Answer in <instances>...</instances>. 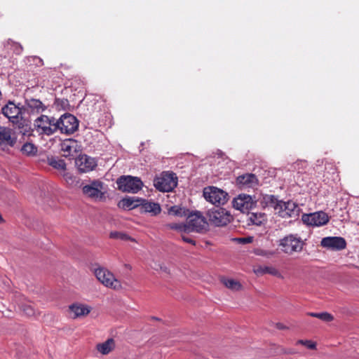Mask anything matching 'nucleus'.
I'll use <instances>...</instances> for the list:
<instances>
[{
    "label": "nucleus",
    "instance_id": "f257e3e1",
    "mask_svg": "<svg viewBox=\"0 0 359 359\" xmlns=\"http://www.w3.org/2000/svg\"><path fill=\"white\" fill-rule=\"evenodd\" d=\"M304 245L302 239L297 234H289L278 241L280 250L287 255L300 252Z\"/></svg>",
    "mask_w": 359,
    "mask_h": 359
},
{
    "label": "nucleus",
    "instance_id": "f03ea898",
    "mask_svg": "<svg viewBox=\"0 0 359 359\" xmlns=\"http://www.w3.org/2000/svg\"><path fill=\"white\" fill-rule=\"evenodd\" d=\"M154 185L160 191L169 192L177 186V177L172 171L163 172L160 177L154 179Z\"/></svg>",
    "mask_w": 359,
    "mask_h": 359
},
{
    "label": "nucleus",
    "instance_id": "7ed1b4c3",
    "mask_svg": "<svg viewBox=\"0 0 359 359\" xmlns=\"http://www.w3.org/2000/svg\"><path fill=\"white\" fill-rule=\"evenodd\" d=\"M118 190L123 192L136 194L142 189L143 182L137 177L123 175L116 180Z\"/></svg>",
    "mask_w": 359,
    "mask_h": 359
},
{
    "label": "nucleus",
    "instance_id": "20e7f679",
    "mask_svg": "<svg viewBox=\"0 0 359 359\" xmlns=\"http://www.w3.org/2000/svg\"><path fill=\"white\" fill-rule=\"evenodd\" d=\"M210 222L215 226H224L231 222L232 216L230 212L219 206L210 209L207 212Z\"/></svg>",
    "mask_w": 359,
    "mask_h": 359
},
{
    "label": "nucleus",
    "instance_id": "39448f33",
    "mask_svg": "<svg viewBox=\"0 0 359 359\" xmlns=\"http://www.w3.org/2000/svg\"><path fill=\"white\" fill-rule=\"evenodd\" d=\"M203 195L207 201L215 205L216 207L224 205L229 200L226 191L213 186L204 188Z\"/></svg>",
    "mask_w": 359,
    "mask_h": 359
},
{
    "label": "nucleus",
    "instance_id": "423d86ee",
    "mask_svg": "<svg viewBox=\"0 0 359 359\" xmlns=\"http://www.w3.org/2000/svg\"><path fill=\"white\" fill-rule=\"evenodd\" d=\"M233 207L243 213L249 214V212L256 208L257 200L255 196L246 194H240L232 201Z\"/></svg>",
    "mask_w": 359,
    "mask_h": 359
},
{
    "label": "nucleus",
    "instance_id": "0eeeda50",
    "mask_svg": "<svg viewBox=\"0 0 359 359\" xmlns=\"http://www.w3.org/2000/svg\"><path fill=\"white\" fill-rule=\"evenodd\" d=\"M187 224V231L202 233L208 229V224L200 211L189 213Z\"/></svg>",
    "mask_w": 359,
    "mask_h": 359
},
{
    "label": "nucleus",
    "instance_id": "6e6552de",
    "mask_svg": "<svg viewBox=\"0 0 359 359\" xmlns=\"http://www.w3.org/2000/svg\"><path fill=\"white\" fill-rule=\"evenodd\" d=\"M95 275L97 280L106 287L115 290L121 287L120 281L116 279L114 274L105 268L95 269Z\"/></svg>",
    "mask_w": 359,
    "mask_h": 359
},
{
    "label": "nucleus",
    "instance_id": "1a4fd4ad",
    "mask_svg": "<svg viewBox=\"0 0 359 359\" xmlns=\"http://www.w3.org/2000/svg\"><path fill=\"white\" fill-rule=\"evenodd\" d=\"M60 131L62 134L72 135L78 130L79 121L69 113H65L60 117Z\"/></svg>",
    "mask_w": 359,
    "mask_h": 359
},
{
    "label": "nucleus",
    "instance_id": "9d476101",
    "mask_svg": "<svg viewBox=\"0 0 359 359\" xmlns=\"http://www.w3.org/2000/svg\"><path fill=\"white\" fill-rule=\"evenodd\" d=\"M1 113L11 123L17 122L18 118L25 114V109L20 103L15 104L14 101L9 100L1 108Z\"/></svg>",
    "mask_w": 359,
    "mask_h": 359
},
{
    "label": "nucleus",
    "instance_id": "9b49d317",
    "mask_svg": "<svg viewBox=\"0 0 359 359\" xmlns=\"http://www.w3.org/2000/svg\"><path fill=\"white\" fill-rule=\"evenodd\" d=\"M302 220L304 224L312 226H321L329 222L327 214L323 211H318L309 214H303Z\"/></svg>",
    "mask_w": 359,
    "mask_h": 359
},
{
    "label": "nucleus",
    "instance_id": "f8f14e48",
    "mask_svg": "<svg viewBox=\"0 0 359 359\" xmlns=\"http://www.w3.org/2000/svg\"><path fill=\"white\" fill-rule=\"evenodd\" d=\"M320 245L329 250L340 251L346 248V241L341 236H327L321 240Z\"/></svg>",
    "mask_w": 359,
    "mask_h": 359
},
{
    "label": "nucleus",
    "instance_id": "ddd939ff",
    "mask_svg": "<svg viewBox=\"0 0 359 359\" xmlns=\"http://www.w3.org/2000/svg\"><path fill=\"white\" fill-rule=\"evenodd\" d=\"M75 164L80 172H88L97 166V161L87 154H80L75 159Z\"/></svg>",
    "mask_w": 359,
    "mask_h": 359
},
{
    "label": "nucleus",
    "instance_id": "4468645a",
    "mask_svg": "<svg viewBox=\"0 0 359 359\" xmlns=\"http://www.w3.org/2000/svg\"><path fill=\"white\" fill-rule=\"evenodd\" d=\"M25 112L30 114H39L46 110L47 107L39 100L33 97H27L23 105Z\"/></svg>",
    "mask_w": 359,
    "mask_h": 359
},
{
    "label": "nucleus",
    "instance_id": "2eb2a0df",
    "mask_svg": "<svg viewBox=\"0 0 359 359\" xmlns=\"http://www.w3.org/2000/svg\"><path fill=\"white\" fill-rule=\"evenodd\" d=\"M60 149L65 157H74L78 152L81 151V146L77 140L69 138L65 140L60 144Z\"/></svg>",
    "mask_w": 359,
    "mask_h": 359
},
{
    "label": "nucleus",
    "instance_id": "dca6fc26",
    "mask_svg": "<svg viewBox=\"0 0 359 359\" xmlns=\"http://www.w3.org/2000/svg\"><path fill=\"white\" fill-rule=\"evenodd\" d=\"M277 210L282 217H293L299 215V208L297 204L292 201L286 202L281 201Z\"/></svg>",
    "mask_w": 359,
    "mask_h": 359
},
{
    "label": "nucleus",
    "instance_id": "f3484780",
    "mask_svg": "<svg viewBox=\"0 0 359 359\" xmlns=\"http://www.w3.org/2000/svg\"><path fill=\"white\" fill-rule=\"evenodd\" d=\"M49 123V116L46 115H41L39 117L34 120V130L39 133L40 135L50 136L53 135V130L48 126Z\"/></svg>",
    "mask_w": 359,
    "mask_h": 359
},
{
    "label": "nucleus",
    "instance_id": "a211bd4d",
    "mask_svg": "<svg viewBox=\"0 0 359 359\" xmlns=\"http://www.w3.org/2000/svg\"><path fill=\"white\" fill-rule=\"evenodd\" d=\"M102 184V182L94 180L83 187V193L90 198L101 200L104 197V193L100 190Z\"/></svg>",
    "mask_w": 359,
    "mask_h": 359
},
{
    "label": "nucleus",
    "instance_id": "6ab92c4d",
    "mask_svg": "<svg viewBox=\"0 0 359 359\" xmlns=\"http://www.w3.org/2000/svg\"><path fill=\"white\" fill-rule=\"evenodd\" d=\"M236 184L241 189L253 188L258 185L257 177L252 173H245L236 177Z\"/></svg>",
    "mask_w": 359,
    "mask_h": 359
},
{
    "label": "nucleus",
    "instance_id": "aec40b11",
    "mask_svg": "<svg viewBox=\"0 0 359 359\" xmlns=\"http://www.w3.org/2000/svg\"><path fill=\"white\" fill-rule=\"evenodd\" d=\"M12 123L23 136L30 137L33 135L34 129L32 128L31 121L25 118L23 115L18 118L17 122H12Z\"/></svg>",
    "mask_w": 359,
    "mask_h": 359
},
{
    "label": "nucleus",
    "instance_id": "412c9836",
    "mask_svg": "<svg viewBox=\"0 0 359 359\" xmlns=\"http://www.w3.org/2000/svg\"><path fill=\"white\" fill-rule=\"evenodd\" d=\"M16 142V137L12 136V130L9 128L0 126V147H13Z\"/></svg>",
    "mask_w": 359,
    "mask_h": 359
},
{
    "label": "nucleus",
    "instance_id": "4be33fe9",
    "mask_svg": "<svg viewBox=\"0 0 359 359\" xmlns=\"http://www.w3.org/2000/svg\"><path fill=\"white\" fill-rule=\"evenodd\" d=\"M142 201L139 207L141 213H149L151 216H156L160 214L161 208L158 203L148 201L142 198Z\"/></svg>",
    "mask_w": 359,
    "mask_h": 359
},
{
    "label": "nucleus",
    "instance_id": "5701e85b",
    "mask_svg": "<svg viewBox=\"0 0 359 359\" xmlns=\"http://www.w3.org/2000/svg\"><path fill=\"white\" fill-rule=\"evenodd\" d=\"M142 198L137 196H126L123 198L118 203V206L124 210H133L139 208Z\"/></svg>",
    "mask_w": 359,
    "mask_h": 359
},
{
    "label": "nucleus",
    "instance_id": "b1692460",
    "mask_svg": "<svg viewBox=\"0 0 359 359\" xmlns=\"http://www.w3.org/2000/svg\"><path fill=\"white\" fill-rule=\"evenodd\" d=\"M69 309L70 312L74 314V318L88 315L90 311V307L79 304H73L70 305L69 306Z\"/></svg>",
    "mask_w": 359,
    "mask_h": 359
},
{
    "label": "nucleus",
    "instance_id": "393cba45",
    "mask_svg": "<svg viewBox=\"0 0 359 359\" xmlns=\"http://www.w3.org/2000/svg\"><path fill=\"white\" fill-rule=\"evenodd\" d=\"M248 215V224L256 226H261L266 221V215L263 212H250Z\"/></svg>",
    "mask_w": 359,
    "mask_h": 359
},
{
    "label": "nucleus",
    "instance_id": "a878e982",
    "mask_svg": "<svg viewBox=\"0 0 359 359\" xmlns=\"http://www.w3.org/2000/svg\"><path fill=\"white\" fill-rule=\"evenodd\" d=\"M280 201L281 200H278L274 195L265 194L262 197V204L264 207L271 206L275 210H277L280 205Z\"/></svg>",
    "mask_w": 359,
    "mask_h": 359
},
{
    "label": "nucleus",
    "instance_id": "bb28decb",
    "mask_svg": "<svg viewBox=\"0 0 359 359\" xmlns=\"http://www.w3.org/2000/svg\"><path fill=\"white\" fill-rule=\"evenodd\" d=\"M4 48L13 52L15 55H20L22 53V46L16 41H13L11 39H8L4 42Z\"/></svg>",
    "mask_w": 359,
    "mask_h": 359
},
{
    "label": "nucleus",
    "instance_id": "cd10ccee",
    "mask_svg": "<svg viewBox=\"0 0 359 359\" xmlns=\"http://www.w3.org/2000/svg\"><path fill=\"white\" fill-rule=\"evenodd\" d=\"M114 339L111 338L108 339L104 343L98 344L97 345V351L103 355L108 354L109 352L111 351V350L114 348Z\"/></svg>",
    "mask_w": 359,
    "mask_h": 359
},
{
    "label": "nucleus",
    "instance_id": "c85d7f7f",
    "mask_svg": "<svg viewBox=\"0 0 359 359\" xmlns=\"http://www.w3.org/2000/svg\"><path fill=\"white\" fill-rule=\"evenodd\" d=\"M48 163L49 165L53 167L57 170H66V163L62 158H58L54 156H51L50 158H48Z\"/></svg>",
    "mask_w": 359,
    "mask_h": 359
},
{
    "label": "nucleus",
    "instance_id": "c756f323",
    "mask_svg": "<svg viewBox=\"0 0 359 359\" xmlns=\"http://www.w3.org/2000/svg\"><path fill=\"white\" fill-rule=\"evenodd\" d=\"M37 147L35 146L34 144L32 143V142H26L25 143L21 149H20V151L26 155V156H34L37 153Z\"/></svg>",
    "mask_w": 359,
    "mask_h": 359
},
{
    "label": "nucleus",
    "instance_id": "7c9ffc66",
    "mask_svg": "<svg viewBox=\"0 0 359 359\" xmlns=\"http://www.w3.org/2000/svg\"><path fill=\"white\" fill-rule=\"evenodd\" d=\"M168 213L178 217H187L189 213V210L178 205H173L169 208Z\"/></svg>",
    "mask_w": 359,
    "mask_h": 359
},
{
    "label": "nucleus",
    "instance_id": "2f4dec72",
    "mask_svg": "<svg viewBox=\"0 0 359 359\" xmlns=\"http://www.w3.org/2000/svg\"><path fill=\"white\" fill-rule=\"evenodd\" d=\"M54 105L57 110H68L70 107L69 102L66 98L56 97L54 101Z\"/></svg>",
    "mask_w": 359,
    "mask_h": 359
},
{
    "label": "nucleus",
    "instance_id": "473e14b6",
    "mask_svg": "<svg viewBox=\"0 0 359 359\" xmlns=\"http://www.w3.org/2000/svg\"><path fill=\"white\" fill-rule=\"evenodd\" d=\"M223 284L229 289L232 290H240L242 287L241 284L233 279L225 278L222 280Z\"/></svg>",
    "mask_w": 359,
    "mask_h": 359
},
{
    "label": "nucleus",
    "instance_id": "72a5a7b5",
    "mask_svg": "<svg viewBox=\"0 0 359 359\" xmlns=\"http://www.w3.org/2000/svg\"><path fill=\"white\" fill-rule=\"evenodd\" d=\"M309 315L312 317L318 318L325 322H330L333 320V316L327 312L309 313Z\"/></svg>",
    "mask_w": 359,
    "mask_h": 359
},
{
    "label": "nucleus",
    "instance_id": "f704fd0d",
    "mask_svg": "<svg viewBox=\"0 0 359 359\" xmlns=\"http://www.w3.org/2000/svg\"><path fill=\"white\" fill-rule=\"evenodd\" d=\"M166 226L170 229L177 230L181 232H188L187 224L184 223H170L166 224Z\"/></svg>",
    "mask_w": 359,
    "mask_h": 359
},
{
    "label": "nucleus",
    "instance_id": "c9c22d12",
    "mask_svg": "<svg viewBox=\"0 0 359 359\" xmlns=\"http://www.w3.org/2000/svg\"><path fill=\"white\" fill-rule=\"evenodd\" d=\"M49 123L50 124H48V126H49L53 130V134H54L57 130H60V118L56 119L53 116H49Z\"/></svg>",
    "mask_w": 359,
    "mask_h": 359
},
{
    "label": "nucleus",
    "instance_id": "e433bc0d",
    "mask_svg": "<svg viewBox=\"0 0 359 359\" xmlns=\"http://www.w3.org/2000/svg\"><path fill=\"white\" fill-rule=\"evenodd\" d=\"M21 308L23 313L27 316H33L35 315V310L31 305L23 304Z\"/></svg>",
    "mask_w": 359,
    "mask_h": 359
},
{
    "label": "nucleus",
    "instance_id": "4c0bfd02",
    "mask_svg": "<svg viewBox=\"0 0 359 359\" xmlns=\"http://www.w3.org/2000/svg\"><path fill=\"white\" fill-rule=\"evenodd\" d=\"M111 238H120L121 240H125L127 237V235L118 231H111L109 234Z\"/></svg>",
    "mask_w": 359,
    "mask_h": 359
},
{
    "label": "nucleus",
    "instance_id": "58836bf2",
    "mask_svg": "<svg viewBox=\"0 0 359 359\" xmlns=\"http://www.w3.org/2000/svg\"><path fill=\"white\" fill-rule=\"evenodd\" d=\"M298 343L306 346L309 349H315L316 346V344L311 340H299Z\"/></svg>",
    "mask_w": 359,
    "mask_h": 359
},
{
    "label": "nucleus",
    "instance_id": "ea45409f",
    "mask_svg": "<svg viewBox=\"0 0 359 359\" xmlns=\"http://www.w3.org/2000/svg\"><path fill=\"white\" fill-rule=\"evenodd\" d=\"M235 240L240 244H247L252 243L253 241V238L251 236H248L235 238Z\"/></svg>",
    "mask_w": 359,
    "mask_h": 359
},
{
    "label": "nucleus",
    "instance_id": "a19ab883",
    "mask_svg": "<svg viewBox=\"0 0 359 359\" xmlns=\"http://www.w3.org/2000/svg\"><path fill=\"white\" fill-rule=\"evenodd\" d=\"M263 273H269L270 274L275 275L277 273V270L273 267L265 266L262 269Z\"/></svg>",
    "mask_w": 359,
    "mask_h": 359
},
{
    "label": "nucleus",
    "instance_id": "79ce46f5",
    "mask_svg": "<svg viewBox=\"0 0 359 359\" xmlns=\"http://www.w3.org/2000/svg\"><path fill=\"white\" fill-rule=\"evenodd\" d=\"M182 239L185 243H190V244H191L193 245H196V241L194 240H193L192 238H189V237H187L186 236H182Z\"/></svg>",
    "mask_w": 359,
    "mask_h": 359
},
{
    "label": "nucleus",
    "instance_id": "37998d69",
    "mask_svg": "<svg viewBox=\"0 0 359 359\" xmlns=\"http://www.w3.org/2000/svg\"><path fill=\"white\" fill-rule=\"evenodd\" d=\"M64 177H65V179L66 180V181H67V182H68L69 180H72V175H71V174H69V173H67V172L64 174Z\"/></svg>",
    "mask_w": 359,
    "mask_h": 359
},
{
    "label": "nucleus",
    "instance_id": "c03bdc74",
    "mask_svg": "<svg viewBox=\"0 0 359 359\" xmlns=\"http://www.w3.org/2000/svg\"><path fill=\"white\" fill-rule=\"evenodd\" d=\"M276 327H277L278 329H279V330H283V329H284V328H285V327L283 326V324H281V323H277V324H276Z\"/></svg>",
    "mask_w": 359,
    "mask_h": 359
},
{
    "label": "nucleus",
    "instance_id": "a18cd8bd",
    "mask_svg": "<svg viewBox=\"0 0 359 359\" xmlns=\"http://www.w3.org/2000/svg\"><path fill=\"white\" fill-rule=\"evenodd\" d=\"M33 59H34V60H38V61H39V63H41V64H42V63H43L42 60H41L40 57H39L34 56V57H33Z\"/></svg>",
    "mask_w": 359,
    "mask_h": 359
},
{
    "label": "nucleus",
    "instance_id": "49530a36",
    "mask_svg": "<svg viewBox=\"0 0 359 359\" xmlns=\"http://www.w3.org/2000/svg\"><path fill=\"white\" fill-rule=\"evenodd\" d=\"M151 319L155 320H160V319L158 318L154 317V316L151 317Z\"/></svg>",
    "mask_w": 359,
    "mask_h": 359
}]
</instances>
